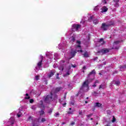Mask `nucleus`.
Masks as SVG:
<instances>
[{
    "label": "nucleus",
    "instance_id": "nucleus-1",
    "mask_svg": "<svg viewBox=\"0 0 126 126\" xmlns=\"http://www.w3.org/2000/svg\"><path fill=\"white\" fill-rule=\"evenodd\" d=\"M76 43L77 45H76V50L73 49L71 50L70 53V57H71L68 58V60H70V59L73 58V57L75 56L77 52H78V53H83V52L82 50H81V46H80V45H81V41H80V40H77Z\"/></svg>",
    "mask_w": 126,
    "mask_h": 126
},
{
    "label": "nucleus",
    "instance_id": "nucleus-2",
    "mask_svg": "<svg viewBox=\"0 0 126 126\" xmlns=\"http://www.w3.org/2000/svg\"><path fill=\"white\" fill-rule=\"evenodd\" d=\"M89 82L86 81L84 82L78 93V95H80L81 97H82V93H83V92H88V91H89Z\"/></svg>",
    "mask_w": 126,
    "mask_h": 126
},
{
    "label": "nucleus",
    "instance_id": "nucleus-3",
    "mask_svg": "<svg viewBox=\"0 0 126 126\" xmlns=\"http://www.w3.org/2000/svg\"><path fill=\"white\" fill-rule=\"evenodd\" d=\"M115 22L113 21H107L106 23H102L100 27V30L101 31H107L112 25H114Z\"/></svg>",
    "mask_w": 126,
    "mask_h": 126
},
{
    "label": "nucleus",
    "instance_id": "nucleus-4",
    "mask_svg": "<svg viewBox=\"0 0 126 126\" xmlns=\"http://www.w3.org/2000/svg\"><path fill=\"white\" fill-rule=\"evenodd\" d=\"M28 121L32 122L33 126H38V122L39 123H44V122H46V119L44 118L40 117L38 121H37L36 120H34L32 117L30 116L28 118Z\"/></svg>",
    "mask_w": 126,
    "mask_h": 126
},
{
    "label": "nucleus",
    "instance_id": "nucleus-5",
    "mask_svg": "<svg viewBox=\"0 0 126 126\" xmlns=\"http://www.w3.org/2000/svg\"><path fill=\"white\" fill-rule=\"evenodd\" d=\"M95 75H96V71L95 69H94L88 75L87 80L86 81H87L89 83L91 82L92 80L94 79Z\"/></svg>",
    "mask_w": 126,
    "mask_h": 126
},
{
    "label": "nucleus",
    "instance_id": "nucleus-6",
    "mask_svg": "<svg viewBox=\"0 0 126 126\" xmlns=\"http://www.w3.org/2000/svg\"><path fill=\"white\" fill-rule=\"evenodd\" d=\"M65 66H66V68L67 69V71L65 74H64L63 75L64 77H65V76H67L69 75L70 74V72H69V69H70V67H71V66H72V67H74V68L76 67V65L75 64L72 65V64H71L69 62H67V63Z\"/></svg>",
    "mask_w": 126,
    "mask_h": 126
},
{
    "label": "nucleus",
    "instance_id": "nucleus-7",
    "mask_svg": "<svg viewBox=\"0 0 126 126\" xmlns=\"http://www.w3.org/2000/svg\"><path fill=\"white\" fill-rule=\"evenodd\" d=\"M53 94H51L49 95H48L47 96H44L43 97V100L45 103H50L51 101H52Z\"/></svg>",
    "mask_w": 126,
    "mask_h": 126
},
{
    "label": "nucleus",
    "instance_id": "nucleus-8",
    "mask_svg": "<svg viewBox=\"0 0 126 126\" xmlns=\"http://www.w3.org/2000/svg\"><path fill=\"white\" fill-rule=\"evenodd\" d=\"M41 61L37 63V66L35 67V69L36 70H39L40 68L42 67V63L43 62V56L40 55Z\"/></svg>",
    "mask_w": 126,
    "mask_h": 126
},
{
    "label": "nucleus",
    "instance_id": "nucleus-9",
    "mask_svg": "<svg viewBox=\"0 0 126 126\" xmlns=\"http://www.w3.org/2000/svg\"><path fill=\"white\" fill-rule=\"evenodd\" d=\"M120 43H121V41H114V43H113V46L112 47V49L118 50V49L120 48Z\"/></svg>",
    "mask_w": 126,
    "mask_h": 126
},
{
    "label": "nucleus",
    "instance_id": "nucleus-10",
    "mask_svg": "<svg viewBox=\"0 0 126 126\" xmlns=\"http://www.w3.org/2000/svg\"><path fill=\"white\" fill-rule=\"evenodd\" d=\"M107 53H109V50L108 49H102L101 50L98 51V55H103V54H107Z\"/></svg>",
    "mask_w": 126,
    "mask_h": 126
},
{
    "label": "nucleus",
    "instance_id": "nucleus-11",
    "mask_svg": "<svg viewBox=\"0 0 126 126\" xmlns=\"http://www.w3.org/2000/svg\"><path fill=\"white\" fill-rule=\"evenodd\" d=\"M72 28V29H75L76 31H78V30L80 28V25L73 24Z\"/></svg>",
    "mask_w": 126,
    "mask_h": 126
},
{
    "label": "nucleus",
    "instance_id": "nucleus-12",
    "mask_svg": "<svg viewBox=\"0 0 126 126\" xmlns=\"http://www.w3.org/2000/svg\"><path fill=\"white\" fill-rule=\"evenodd\" d=\"M65 43H66L65 42L64 43L62 42L61 43H60L59 45V50H62V49H63V48H64V47H65V46H66Z\"/></svg>",
    "mask_w": 126,
    "mask_h": 126
},
{
    "label": "nucleus",
    "instance_id": "nucleus-13",
    "mask_svg": "<svg viewBox=\"0 0 126 126\" xmlns=\"http://www.w3.org/2000/svg\"><path fill=\"white\" fill-rule=\"evenodd\" d=\"M55 72L56 71L55 70H52L51 71H50V73L48 74V77H49V78H51L52 76L55 75Z\"/></svg>",
    "mask_w": 126,
    "mask_h": 126
},
{
    "label": "nucleus",
    "instance_id": "nucleus-14",
    "mask_svg": "<svg viewBox=\"0 0 126 126\" xmlns=\"http://www.w3.org/2000/svg\"><path fill=\"white\" fill-rule=\"evenodd\" d=\"M46 56L49 59H52L53 58V55H52V52H47L46 54Z\"/></svg>",
    "mask_w": 126,
    "mask_h": 126
},
{
    "label": "nucleus",
    "instance_id": "nucleus-15",
    "mask_svg": "<svg viewBox=\"0 0 126 126\" xmlns=\"http://www.w3.org/2000/svg\"><path fill=\"white\" fill-rule=\"evenodd\" d=\"M88 17V21L89 22H91V21H92L93 19H94V16H91L90 15H89Z\"/></svg>",
    "mask_w": 126,
    "mask_h": 126
},
{
    "label": "nucleus",
    "instance_id": "nucleus-16",
    "mask_svg": "<svg viewBox=\"0 0 126 126\" xmlns=\"http://www.w3.org/2000/svg\"><path fill=\"white\" fill-rule=\"evenodd\" d=\"M101 12L103 13V12H107L108 11V8L107 7L104 6L101 8Z\"/></svg>",
    "mask_w": 126,
    "mask_h": 126
},
{
    "label": "nucleus",
    "instance_id": "nucleus-17",
    "mask_svg": "<svg viewBox=\"0 0 126 126\" xmlns=\"http://www.w3.org/2000/svg\"><path fill=\"white\" fill-rule=\"evenodd\" d=\"M69 111L67 112L68 115H73L74 113V110L73 109L71 110V108H69Z\"/></svg>",
    "mask_w": 126,
    "mask_h": 126
},
{
    "label": "nucleus",
    "instance_id": "nucleus-18",
    "mask_svg": "<svg viewBox=\"0 0 126 126\" xmlns=\"http://www.w3.org/2000/svg\"><path fill=\"white\" fill-rule=\"evenodd\" d=\"M62 89H63V88H62V87L56 88L55 89V93H58V92H60V91H61V90H62Z\"/></svg>",
    "mask_w": 126,
    "mask_h": 126
},
{
    "label": "nucleus",
    "instance_id": "nucleus-19",
    "mask_svg": "<svg viewBox=\"0 0 126 126\" xmlns=\"http://www.w3.org/2000/svg\"><path fill=\"white\" fill-rule=\"evenodd\" d=\"M93 23L94 24V25H97V24H98V23H99V20H98V19H94Z\"/></svg>",
    "mask_w": 126,
    "mask_h": 126
},
{
    "label": "nucleus",
    "instance_id": "nucleus-20",
    "mask_svg": "<svg viewBox=\"0 0 126 126\" xmlns=\"http://www.w3.org/2000/svg\"><path fill=\"white\" fill-rule=\"evenodd\" d=\"M126 65L120 66V69L121 71H124V70H125V69H126Z\"/></svg>",
    "mask_w": 126,
    "mask_h": 126
},
{
    "label": "nucleus",
    "instance_id": "nucleus-21",
    "mask_svg": "<svg viewBox=\"0 0 126 126\" xmlns=\"http://www.w3.org/2000/svg\"><path fill=\"white\" fill-rule=\"evenodd\" d=\"M94 107H98V108H100L102 107V104L99 102H96L95 103Z\"/></svg>",
    "mask_w": 126,
    "mask_h": 126
},
{
    "label": "nucleus",
    "instance_id": "nucleus-22",
    "mask_svg": "<svg viewBox=\"0 0 126 126\" xmlns=\"http://www.w3.org/2000/svg\"><path fill=\"white\" fill-rule=\"evenodd\" d=\"M85 114V111L80 110L79 111V115H80V116H84Z\"/></svg>",
    "mask_w": 126,
    "mask_h": 126
},
{
    "label": "nucleus",
    "instance_id": "nucleus-23",
    "mask_svg": "<svg viewBox=\"0 0 126 126\" xmlns=\"http://www.w3.org/2000/svg\"><path fill=\"white\" fill-rule=\"evenodd\" d=\"M120 81H113L112 82V84H115V85H117L118 86V85H120Z\"/></svg>",
    "mask_w": 126,
    "mask_h": 126
},
{
    "label": "nucleus",
    "instance_id": "nucleus-24",
    "mask_svg": "<svg viewBox=\"0 0 126 126\" xmlns=\"http://www.w3.org/2000/svg\"><path fill=\"white\" fill-rule=\"evenodd\" d=\"M84 58H88L89 55H88V52L87 51L85 52L84 54H83Z\"/></svg>",
    "mask_w": 126,
    "mask_h": 126
},
{
    "label": "nucleus",
    "instance_id": "nucleus-25",
    "mask_svg": "<svg viewBox=\"0 0 126 126\" xmlns=\"http://www.w3.org/2000/svg\"><path fill=\"white\" fill-rule=\"evenodd\" d=\"M39 114L40 116V117H44V114H45V112L44 111L41 110L40 111H39Z\"/></svg>",
    "mask_w": 126,
    "mask_h": 126
},
{
    "label": "nucleus",
    "instance_id": "nucleus-26",
    "mask_svg": "<svg viewBox=\"0 0 126 126\" xmlns=\"http://www.w3.org/2000/svg\"><path fill=\"white\" fill-rule=\"evenodd\" d=\"M10 122V124L11 125H13V124H14V118L13 117H11L10 120H9Z\"/></svg>",
    "mask_w": 126,
    "mask_h": 126
},
{
    "label": "nucleus",
    "instance_id": "nucleus-27",
    "mask_svg": "<svg viewBox=\"0 0 126 126\" xmlns=\"http://www.w3.org/2000/svg\"><path fill=\"white\" fill-rule=\"evenodd\" d=\"M70 39L71 42H74L75 41V35L73 34Z\"/></svg>",
    "mask_w": 126,
    "mask_h": 126
},
{
    "label": "nucleus",
    "instance_id": "nucleus-28",
    "mask_svg": "<svg viewBox=\"0 0 126 126\" xmlns=\"http://www.w3.org/2000/svg\"><path fill=\"white\" fill-rule=\"evenodd\" d=\"M99 8H100V6L99 5H97V6H96L94 9V11H98V10H99Z\"/></svg>",
    "mask_w": 126,
    "mask_h": 126
},
{
    "label": "nucleus",
    "instance_id": "nucleus-29",
    "mask_svg": "<svg viewBox=\"0 0 126 126\" xmlns=\"http://www.w3.org/2000/svg\"><path fill=\"white\" fill-rule=\"evenodd\" d=\"M87 21V20H86V18L84 17V19L82 20V21H81L80 23H82L83 24H84L85 22Z\"/></svg>",
    "mask_w": 126,
    "mask_h": 126
},
{
    "label": "nucleus",
    "instance_id": "nucleus-30",
    "mask_svg": "<svg viewBox=\"0 0 126 126\" xmlns=\"http://www.w3.org/2000/svg\"><path fill=\"white\" fill-rule=\"evenodd\" d=\"M98 42L101 44V45H103L104 44V39L103 38H100Z\"/></svg>",
    "mask_w": 126,
    "mask_h": 126
},
{
    "label": "nucleus",
    "instance_id": "nucleus-31",
    "mask_svg": "<svg viewBox=\"0 0 126 126\" xmlns=\"http://www.w3.org/2000/svg\"><path fill=\"white\" fill-rule=\"evenodd\" d=\"M54 57H55V58H54V60L59 59V54H58V53H55Z\"/></svg>",
    "mask_w": 126,
    "mask_h": 126
},
{
    "label": "nucleus",
    "instance_id": "nucleus-32",
    "mask_svg": "<svg viewBox=\"0 0 126 126\" xmlns=\"http://www.w3.org/2000/svg\"><path fill=\"white\" fill-rule=\"evenodd\" d=\"M114 6L115 7H118L119 6V2H114Z\"/></svg>",
    "mask_w": 126,
    "mask_h": 126
},
{
    "label": "nucleus",
    "instance_id": "nucleus-33",
    "mask_svg": "<svg viewBox=\"0 0 126 126\" xmlns=\"http://www.w3.org/2000/svg\"><path fill=\"white\" fill-rule=\"evenodd\" d=\"M59 102L61 104H62V105L63 106V107H65V105H66V103H62V101L61 100V99L59 100Z\"/></svg>",
    "mask_w": 126,
    "mask_h": 126
},
{
    "label": "nucleus",
    "instance_id": "nucleus-34",
    "mask_svg": "<svg viewBox=\"0 0 126 126\" xmlns=\"http://www.w3.org/2000/svg\"><path fill=\"white\" fill-rule=\"evenodd\" d=\"M52 112H53V109H50L48 111V114H49L50 115H51V114H52Z\"/></svg>",
    "mask_w": 126,
    "mask_h": 126
},
{
    "label": "nucleus",
    "instance_id": "nucleus-35",
    "mask_svg": "<svg viewBox=\"0 0 126 126\" xmlns=\"http://www.w3.org/2000/svg\"><path fill=\"white\" fill-rule=\"evenodd\" d=\"M105 86H104L103 85H100V86H99V89H104V88H105Z\"/></svg>",
    "mask_w": 126,
    "mask_h": 126
},
{
    "label": "nucleus",
    "instance_id": "nucleus-36",
    "mask_svg": "<svg viewBox=\"0 0 126 126\" xmlns=\"http://www.w3.org/2000/svg\"><path fill=\"white\" fill-rule=\"evenodd\" d=\"M26 97H25V99H30V96H29V94H26Z\"/></svg>",
    "mask_w": 126,
    "mask_h": 126
},
{
    "label": "nucleus",
    "instance_id": "nucleus-37",
    "mask_svg": "<svg viewBox=\"0 0 126 126\" xmlns=\"http://www.w3.org/2000/svg\"><path fill=\"white\" fill-rule=\"evenodd\" d=\"M93 95L94 96H98V95H99V93H96V92H94Z\"/></svg>",
    "mask_w": 126,
    "mask_h": 126
},
{
    "label": "nucleus",
    "instance_id": "nucleus-38",
    "mask_svg": "<svg viewBox=\"0 0 126 126\" xmlns=\"http://www.w3.org/2000/svg\"><path fill=\"white\" fill-rule=\"evenodd\" d=\"M22 115V114L20 111V113H18L17 116L18 118H20V117H21Z\"/></svg>",
    "mask_w": 126,
    "mask_h": 126
},
{
    "label": "nucleus",
    "instance_id": "nucleus-39",
    "mask_svg": "<svg viewBox=\"0 0 126 126\" xmlns=\"http://www.w3.org/2000/svg\"><path fill=\"white\" fill-rule=\"evenodd\" d=\"M59 70H61V71H63V66L60 67Z\"/></svg>",
    "mask_w": 126,
    "mask_h": 126
},
{
    "label": "nucleus",
    "instance_id": "nucleus-40",
    "mask_svg": "<svg viewBox=\"0 0 126 126\" xmlns=\"http://www.w3.org/2000/svg\"><path fill=\"white\" fill-rule=\"evenodd\" d=\"M93 115V114L92 113H91L89 115H87V118H90V117H92Z\"/></svg>",
    "mask_w": 126,
    "mask_h": 126
},
{
    "label": "nucleus",
    "instance_id": "nucleus-41",
    "mask_svg": "<svg viewBox=\"0 0 126 126\" xmlns=\"http://www.w3.org/2000/svg\"><path fill=\"white\" fill-rule=\"evenodd\" d=\"M116 122V118H115V117L113 116L112 122V123H115Z\"/></svg>",
    "mask_w": 126,
    "mask_h": 126
},
{
    "label": "nucleus",
    "instance_id": "nucleus-42",
    "mask_svg": "<svg viewBox=\"0 0 126 126\" xmlns=\"http://www.w3.org/2000/svg\"><path fill=\"white\" fill-rule=\"evenodd\" d=\"M59 115H60V113H58V112H57V113H56L55 114V117H56V118H58Z\"/></svg>",
    "mask_w": 126,
    "mask_h": 126
},
{
    "label": "nucleus",
    "instance_id": "nucleus-43",
    "mask_svg": "<svg viewBox=\"0 0 126 126\" xmlns=\"http://www.w3.org/2000/svg\"><path fill=\"white\" fill-rule=\"evenodd\" d=\"M70 105H74V101L72 100L70 102Z\"/></svg>",
    "mask_w": 126,
    "mask_h": 126
},
{
    "label": "nucleus",
    "instance_id": "nucleus-44",
    "mask_svg": "<svg viewBox=\"0 0 126 126\" xmlns=\"http://www.w3.org/2000/svg\"><path fill=\"white\" fill-rule=\"evenodd\" d=\"M31 108L32 109V110H35L36 106H35V105L32 106Z\"/></svg>",
    "mask_w": 126,
    "mask_h": 126
},
{
    "label": "nucleus",
    "instance_id": "nucleus-45",
    "mask_svg": "<svg viewBox=\"0 0 126 126\" xmlns=\"http://www.w3.org/2000/svg\"><path fill=\"white\" fill-rule=\"evenodd\" d=\"M102 3H103L104 4L107 3V1H106V0H102Z\"/></svg>",
    "mask_w": 126,
    "mask_h": 126
},
{
    "label": "nucleus",
    "instance_id": "nucleus-46",
    "mask_svg": "<svg viewBox=\"0 0 126 126\" xmlns=\"http://www.w3.org/2000/svg\"><path fill=\"white\" fill-rule=\"evenodd\" d=\"M35 80H39V76L36 75L35 76Z\"/></svg>",
    "mask_w": 126,
    "mask_h": 126
},
{
    "label": "nucleus",
    "instance_id": "nucleus-47",
    "mask_svg": "<svg viewBox=\"0 0 126 126\" xmlns=\"http://www.w3.org/2000/svg\"><path fill=\"white\" fill-rule=\"evenodd\" d=\"M114 2H120V0H114Z\"/></svg>",
    "mask_w": 126,
    "mask_h": 126
},
{
    "label": "nucleus",
    "instance_id": "nucleus-48",
    "mask_svg": "<svg viewBox=\"0 0 126 126\" xmlns=\"http://www.w3.org/2000/svg\"><path fill=\"white\" fill-rule=\"evenodd\" d=\"M59 75H60V74L59 73H57V79H60V77H59Z\"/></svg>",
    "mask_w": 126,
    "mask_h": 126
},
{
    "label": "nucleus",
    "instance_id": "nucleus-49",
    "mask_svg": "<svg viewBox=\"0 0 126 126\" xmlns=\"http://www.w3.org/2000/svg\"><path fill=\"white\" fill-rule=\"evenodd\" d=\"M33 102H34V100H33V99H30V103H33Z\"/></svg>",
    "mask_w": 126,
    "mask_h": 126
},
{
    "label": "nucleus",
    "instance_id": "nucleus-50",
    "mask_svg": "<svg viewBox=\"0 0 126 126\" xmlns=\"http://www.w3.org/2000/svg\"><path fill=\"white\" fill-rule=\"evenodd\" d=\"M65 99H66V93L65 94L64 96V100H65Z\"/></svg>",
    "mask_w": 126,
    "mask_h": 126
},
{
    "label": "nucleus",
    "instance_id": "nucleus-51",
    "mask_svg": "<svg viewBox=\"0 0 126 126\" xmlns=\"http://www.w3.org/2000/svg\"><path fill=\"white\" fill-rule=\"evenodd\" d=\"M71 126H74V125H75V123L74 122H72L71 124H70Z\"/></svg>",
    "mask_w": 126,
    "mask_h": 126
},
{
    "label": "nucleus",
    "instance_id": "nucleus-52",
    "mask_svg": "<svg viewBox=\"0 0 126 126\" xmlns=\"http://www.w3.org/2000/svg\"><path fill=\"white\" fill-rule=\"evenodd\" d=\"M92 87H94V88L96 87V84H94L93 85Z\"/></svg>",
    "mask_w": 126,
    "mask_h": 126
},
{
    "label": "nucleus",
    "instance_id": "nucleus-53",
    "mask_svg": "<svg viewBox=\"0 0 126 126\" xmlns=\"http://www.w3.org/2000/svg\"><path fill=\"white\" fill-rule=\"evenodd\" d=\"M99 81L98 80L95 81V82H94V84H96V83H98Z\"/></svg>",
    "mask_w": 126,
    "mask_h": 126
},
{
    "label": "nucleus",
    "instance_id": "nucleus-54",
    "mask_svg": "<svg viewBox=\"0 0 126 126\" xmlns=\"http://www.w3.org/2000/svg\"><path fill=\"white\" fill-rule=\"evenodd\" d=\"M94 61H96V60H98V57H95V58H94Z\"/></svg>",
    "mask_w": 126,
    "mask_h": 126
},
{
    "label": "nucleus",
    "instance_id": "nucleus-55",
    "mask_svg": "<svg viewBox=\"0 0 126 126\" xmlns=\"http://www.w3.org/2000/svg\"><path fill=\"white\" fill-rule=\"evenodd\" d=\"M83 69H86V66H83Z\"/></svg>",
    "mask_w": 126,
    "mask_h": 126
},
{
    "label": "nucleus",
    "instance_id": "nucleus-56",
    "mask_svg": "<svg viewBox=\"0 0 126 126\" xmlns=\"http://www.w3.org/2000/svg\"><path fill=\"white\" fill-rule=\"evenodd\" d=\"M62 125H65V123L63 122V123H62Z\"/></svg>",
    "mask_w": 126,
    "mask_h": 126
},
{
    "label": "nucleus",
    "instance_id": "nucleus-57",
    "mask_svg": "<svg viewBox=\"0 0 126 126\" xmlns=\"http://www.w3.org/2000/svg\"><path fill=\"white\" fill-rule=\"evenodd\" d=\"M85 104H87V103H88V101L86 100L85 101Z\"/></svg>",
    "mask_w": 126,
    "mask_h": 126
},
{
    "label": "nucleus",
    "instance_id": "nucleus-58",
    "mask_svg": "<svg viewBox=\"0 0 126 126\" xmlns=\"http://www.w3.org/2000/svg\"><path fill=\"white\" fill-rule=\"evenodd\" d=\"M104 126H110V124H107V125H106Z\"/></svg>",
    "mask_w": 126,
    "mask_h": 126
},
{
    "label": "nucleus",
    "instance_id": "nucleus-59",
    "mask_svg": "<svg viewBox=\"0 0 126 126\" xmlns=\"http://www.w3.org/2000/svg\"><path fill=\"white\" fill-rule=\"evenodd\" d=\"M40 102L41 103V105H43V101L41 100Z\"/></svg>",
    "mask_w": 126,
    "mask_h": 126
},
{
    "label": "nucleus",
    "instance_id": "nucleus-60",
    "mask_svg": "<svg viewBox=\"0 0 126 126\" xmlns=\"http://www.w3.org/2000/svg\"><path fill=\"white\" fill-rule=\"evenodd\" d=\"M91 121L93 120V118H91Z\"/></svg>",
    "mask_w": 126,
    "mask_h": 126
},
{
    "label": "nucleus",
    "instance_id": "nucleus-61",
    "mask_svg": "<svg viewBox=\"0 0 126 126\" xmlns=\"http://www.w3.org/2000/svg\"><path fill=\"white\" fill-rule=\"evenodd\" d=\"M89 97H87V99H89Z\"/></svg>",
    "mask_w": 126,
    "mask_h": 126
},
{
    "label": "nucleus",
    "instance_id": "nucleus-62",
    "mask_svg": "<svg viewBox=\"0 0 126 126\" xmlns=\"http://www.w3.org/2000/svg\"><path fill=\"white\" fill-rule=\"evenodd\" d=\"M114 126H118V125H114Z\"/></svg>",
    "mask_w": 126,
    "mask_h": 126
},
{
    "label": "nucleus",
    "instance_id": "nucleus-63",
    "mask_svg": "<svg viewBox=\"0 0 126 126\" xmlns=\"http://www.w3.org/2000/svg\"><path fill=\"white\" fill-rule=\"evenodd\" d=\"M99 74L101 75V73H99Z\"/></svg>",
    "mask_w": 126,
    "mask_h": 126
}]
</instances>
